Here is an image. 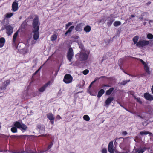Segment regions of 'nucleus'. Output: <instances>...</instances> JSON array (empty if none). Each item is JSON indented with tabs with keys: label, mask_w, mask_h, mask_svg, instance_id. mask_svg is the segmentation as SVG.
I'll return each mask as SVG.
<instances>
[{
	"label": "nucleus",
	"mask_w": 153,
	"mask_h": 153,
	"mask_svg": "<svg viewBox=\"0 0 153 153\" xmlns=\"http://www.w3.org/2000/svg\"><path fill=\"white\" fill-rule=\"evenodd\" d=\"M14 125L15 127H13L11 128V131L13 133L17 132V128L21 129L22 131L23 132L26 131L27 128V126L26 125L22 123L21 124L18 121L15 122Z\"/></svg>",
	"instance_id": "1"
},
{
	"label": "nucleus",
	"mask_w": 153,
	"mask_h": 153,
	"mask_svg": "<svg viewBox=\"0 0 153 153\" xmlns=\"http://www.w3.org/2000/svg\"><path fill=\"white\" fill-rule=\"evenodd\" d=\"M75 57L79 61L83 62L87 60L88 56L85 53L80 52L76 55Z\"/></svg>",
	"instance_id": "2"
},
{
	"label": "nucleus",
	"mask_w": 153,
	"mask_h": 153,
	"mask_svg": "<svg viewBox=\"0 0 153 153\" xmlns=\"http://www.w3.org/2000/svg\"><path fill=\"white\" fill-rule=\"evenodd\" d=\"M40 25L38 17H36L34 18L32 22V25L33 28V30H39Z\"/></svg>",
	"instance_id": "3"
},
{
	"label": "nucleus",
	"mask_w": 153,
	"mask_h": 153,
	"mask_svg": "<svg viewBox=\"0 0 153 153\" xmlns=\"http://www.w3.org/2000/svg\"><path fill=\"white\" fill-rule=\"evenodd\" d=\"M73 80V77L69 74H66L64 77L63 81L66 84H69L72 82Z\"/></svg>",
	"instance_id": "4"
},
{
	"label": "nucleus",
	"mask_w": 153,
	"mask_h": 153,
	"mask_svg": "<svg viewBox=\"0 0 153 153\" xmlns=\"http://www.w3.org/2000/svg\"><path fill=\"white\" fill-rule=\"evenodd\" d=\"M74 54L73 49L71 48L68 49L67 53V57L68 60L70 62H71L72 59L74 57Z\"/></svg>",
	"instance_id": "5"
},
{
	"label": "nucleus",
	"mask_w": 153,
	"mask_h": 153,
	"mask_svg": "<svg viewBox=\"0 0 153 153\" xmlns=\"http://www.w3.org/2000/svg\"><path fill=\"white\" fill-rule=\"evenodd\" d=\"M5 29L6 30V33L8 36H10L13 33V28L10 25H5Z\"/></svg>",
	"instance_id": "6"
},
{
	"label": "nucleus",
	"mask_w": 153,
	"mask_h": 153,
	"mask_svg": "<svg viewBox=\"0 0 153 153\" xmlns=\"http://www.w3.org/2000/svg\"><path fill=\"white\" fill-rule=\"evenodd\" d=\"M149 41L146 40H140L136 44V46L139 47H143L148 45L149 44Z\"/></svg>",
	"instance_id": "7"
},
{
	"label": "nucleus",
	"mask_w": 153,
	"mask_h": 153,
	"mask_svg": "<svg viewBox=\"0 0 153 153\" xmlns=\"http://www.w3.org/2000/svg\"><path fill=\"white\" fill-rule=\"evenodd\" d=\"M47 118L50 120V122L52 125L54 124L55 117L52 113H50L46 114Z\"/></svg>",
	"instance_id": "8"
},
{
	"label": "nucleus",
	"mask_w": 153,
	"mask_h": 153,
	"mask_svg": "<svg viewBox=\"0 0 153 153\" xmlns=\"http://www.w3.org/2000/svg\"><path fill=\"white\" fill-rule=\"evenodd\" d=\"M51 83V81H48L46 83L39 89V91L40 92H43L45 90L47 87Z\"/></svg>",
	"instance_id": "9"
},
{
	"label": "nucleus",
	"mask_w": 153,
	"mask_h": 153,
	"mask_svg": "<svg viewBox=\"0 0 153 153\" xmlns=\"http://www.w3.org/2000/svg\"><path fill=\"white\" fill-rule=\"evenodd\" d=\"M37 128L39 130L40 134L43 133L45 131V126L43 125H38L37 126Z\"/></svg>",
	"instance_id": "10"
},
{
	"label": "nucleus",
	"mask_w": 153,
	"mask_h": 153,
	"mask_svg": "<svg viewBox=\"0 0 153 153\" xmlns=\"http://www.w3.org/2000/svg\"><path fill=\"white\" fill-rule=\"evenodd\" d=\"M113 141L110 142L108 144V150L110 153H114V151L113 148Z\"/></svg>",
	"instance_id": "11"
},
{
	"label": "nucleus",
	"mask_w": 153,
	"mask_h": 153,
	"mask_svg": "<svg viewBox=\"0 0 153 153\" xmlns=\"http://www.w3.org/2000/svg\"><path fill=\"white\" fill-rule=\"evenodd\" d=\"M144 97L147 100L151 101L153 100V96L148 93H145L144 94Z\"/></svg>",
	"instance_id": "12"
},
{
	"label": "nucleus",
	"mask_w": 153,
	"mask_h": 153,
	"mask_svg": "<svg viewBox=\"0 0 153 153\" xmlns=\"http://www.w3.org/2000/svg\"><path fill=\"white\" fill-rule=\"evenodd\" d=\"M83 23H80L77 24L75 28V30L76 31L81 32L82 30V26H83Z\"/></svg>",
	"instance_id": "13"
},
{
	"label": "nucleus",
	"mask_w": 153,
	"mask_h": 153,
	"mask_svg": "<svg viewBox=\"0 0 153 153\" xmlns=\"http://www.w3.org/2000/svg\"><path fill=\"white\" fill-rule=\"evenodd\" d=\"M18 9V4L17 2H14L12 4V10L14 12L17 11Z\"/></svg>",
	"instance_id": "14"
},
{
	"label": "nucleus",
	"mask_w": 153,
	"mask_h": 153,
	"mask_svg": "<svg viewBox=\"0 0 153 153\" xmlns=\"http://www.w3.org/2000/svg\"><path fill=\"white\" fill-rule=\"evenodd\" d=\"M33 32L34 33L33 35V38L35 40H37L39 37V30H33Z\"/></svg>",
	"instance_id": "15"
},
{
	"label": "nucleus",
	"mask_w": 153,
	"mask_h": 153,
	"mask_svg": "<svg viewBox=\"0 0 153 153\" xmlns=\"http://www.w3.org/2000/svg\"><path fill=\"white\" fill-rule=\"evenodd\" d=\"M122 106L123 108H125V109L127 111L131 113H133L134 112V109L133 108V106H129V107H128V108H125V106Z\"/></svg>",
	"instance_id": "16"
},
{
	"label": "nucleus",
	"mask_w": 153,
	"mask_h": 153,
	"mask_svg": "<svg viewBox=\"0 0 153 153\" xmlns=\"http://www.w3.org/2000/svg\"><path fill=\"white\" fill-rule=\"evenodd\" d=\"M74 28V26H71L68 29V30L65 32V36H67L69 33V35H71V32L72 30Z\"/></svg>",
	"instance_id": "17"
},
{
	"label": "nucleus",
	"mask_w": 153,
	"mask_h": 153,
	"mask_svg": "<svg viewBox=\"0 0 153 153\" xmlns=\"http://www.w3.org/2000/svg\"><path fill=\"white\" fill-rule=\"evenodd\" d=\"M5 40L4 38L1 37L0 38V48L2 47L5 43Z\"/></svg>",
	"instance_id": "18"
},
{
	"label": "nucleus",
	"mask_w": 153,
	"mask_h": 153,
	"mask_svg": "<svg viewBox=\"0 0 153 153\" xmlns=\"http://www.w3.org/2000/svg\"><path fill=\"white\" fill-rule=\"evenodd\" d=\"M113 97H110L108 98L105 101V104L106 105L109 104L113 100Z\"/></svg>",
	"instance_id": "19"
},
{
	"label": "nucleus",
	"mask_w": 153,
	"mask_h": 153,
	"mask_svg": "<svg viewBox=\"0 0 153 153\" xmlns=\"http://www.w3.org/2000/svg\"><path fill=\"white\" fill-rule=\"evenodd\" d=\"M105 91L104 89H101L98 92L97 94V97L99 98L101 96L104 94V93Z\"/></svg>",
	"instance_id": "20"
},
{
	"label": "nucleus",
	"mask_w": 153,
	"mask_h": 153,
	"mask_svg": "<svg viewBox=\"0 0 153 153\" xmlns=\"http://www.w3.org/2000/svg\"><path fill=\"white\" fill-rule=\"evenodd\" d=\"M114 21V20L113 18H110V19H108L107 22V25L108 26V27H110L112 25Z\"/></svg>",
	"instance_id": "21"
},
{
	"label": "nucleus",
	"mask_w": 153,
	"mask_h": 153,
	"mask_svg": "<svg viewBox=\"0 0 153 153\" xmlns=\"http://www.w3.org/2000/svg\"><path fill=\"white\" fill-rule=\"evenodd\" d=\"M91 30V27L89 25L86 26L84 28V30L86 32H89Z\"/></svg>",
	"instance_id": "22"
},
{
	"label": "nucleus",
	"mask_w": 153,
	"mask_h": 153,
	"mask_svg": "<svg viewBox=\"0 0 153 153\" xmlns=\"http://www.w3.org/2000/svg\"><path fill=\"white\" fill-rule=\"evenodd\" d=\"M144 69L148 74H150V72L149 71V67L148 66V65H146L144 66Z\"/></svg>",
	"instance_id": "23"
},
{
	"label": "nucleus",
	"mask_w": 153,
	"mask_h": 153,
	"mask_svg": "<svg viewBox=\"0 0 153 153\" xmlns=\"http://www.w3.org/2000/svg\"><path fill=\"white\" fill-rule=\"evenodd\" d=\"M114 88L113 87L110 88L109 89L107 90L106 92V95H110L114 91Z\"/></svg>",
	"instance_id": "24"
},
{
	"label": "nucleus",
	"mask_w": 153,
	"mask_h": 153,
	"mask_svg": "<svg viewBox=\"0 0 153 153\" xmlns=\"http://www.w3.org/2000/svg\"><path fill=\"white\" fill-rule=\"evenodd\" d=\"M139 39V37L138 36H134L132 39V40L134 44H137L138 42V41Z\"/></svg>",
	"instance_id": "25"
},
{
	"label": "nucleus",
	"mask_w": 153,
	"mask_h": 153,
	"mask_svg": "<svg viewBox=\"0 0 153 153\" xmlns=\"http://www.w3.org/2000/svg\"><path fill=\"white\" fill-rule=\"evenodd\" d=\"M18 35V31H16L14 34L13 36V43H15L16 42V40L17 37Z\"/></svg>",
	"instance_id": "26"
},
{
	"label": "nucleus",
	"mask_w": 153,
	"mask_h": 153,
	"mask_svg": "<svg viewBox=\"0 0 153 153\" xmlns=\"http://www.w3.org/2000/svg\"><path fill=\"white\" fill-rule=\"evenodd\" d=\"M144 152V150L142 149H134V153H143Z\"/></svg>",
	"instance_id": "27"
},
{
	"label": "nucleus",
	"mask_w": 153,
	"mask_h": 153,
	"mask_svg": "<svg viewBox=\"0 0 153 153\" xmlns=\"http://www.w3.org/2000/svg\"><path fill=\"white\" fill-rule=\"evenodd\" d=\"M57 37V35L56 34H53L51 37V40L52 41H55L56 40Z\"/></svg>",
	"instance_id": "28"
},
{
	"label": "nucleus",
	"mask_w": 153,
	"mask_h": 153,
	"mask_svg": "<svg viewBox=\"0 0 153 153\" xmlns=\"http://www.w3.org/2000/svg\"><path fill=\"white\" fill-rule=\"evenodd\" d=\"M134 97L137 102H138L140 104H142V102L140 98L137 97L136 96H134Z\"/></svg>",
	"instance_id": "29"
},
{
	"label": "nucleus",
	"mask_w": 153,
	"mask_h": 153,
	"mask_svg": "<svg viewBox=\"0 0 153 153\" xmlns=\"http://www.w3.org/2000/svg\"><path fill=\"white\" fill-rule=\"evenodd\" d=\"M121 24V22L120 21H116L114 23V25L115 27H117L120 25Z\"/></svg>",
	"instance_id": "30"
},
{
	"label": "nucleus",
	"mask_w": 153,
	"mask_h": 153,
	"mask_svg": "<svg viewBox=\"0 0 153 153\" xmlns=\"http://www.w3.org/2000/svg\"><path fill=\"white\" fill-rule=\"evenodd\" d=\"M79 47L81 49L82 51H84L85 50V48L83 45L81 43L79 44Z\"/></svg>",
	"instance_id": "31"
},
{
	"label": "nucleus",
	"mask_w": 153,
	"mask_h": 153,
	"mask_svg": "<svg viewBox=\"0 0 153 153\" xmlns=\"http://www.w3.org/2000/svg\"><path fill=\"white\" fill-rule=\"evenodd\" d=\"M83 119L86 121H88L90 120V117L89 116L87 115H85L83 116Z\"/></svg>",
	"instance_id": "32"
},
{
	"label": "nucleus",
	"mask_w": 153,
	"mask_h": 153,
	"mask_svg": "<svg viewBox=\"0 0 153 153\" xmlns=\"http://www.w3.org/2000/svg\"><path fill=\"white\" fill-rule=\"evenodd\" d=\"M13 13H7L6 14L5 17L7 18H10L13 15Z\"/></svg>",
	"instance_id": "33"
},
{
	"label": "nucleus",
	"mask_w": 153,
	"mask_h": 153,
	"mask_svg": "<svg viewBox=\"0 0 153 153\" xmlns=\"http://www.w3.org/2000/svg\"><path fill=\"white\" fill-rule=\"evenodd\" d=\"M73 22H69L68 23L65 25V29H68L69 26L73 24Z\"/></svg>",
	"instance_id": "34"
},
{
	"label": "nucleus",
	"mask_w": 153,
	"mask_h": 153,
	"mask_svg": "<svg viewBox=\"0 0 153 153\" xmlns=\"http://www.w3.org/2000/svg\"><path fill=\"white\" fill-rule=\"evenodd\" d=\"M147 38L149 39H153V35L151 33H148L147 35Z\"/></svg>",
	"instance_id": "35"
},
{
	"label": "nucleus",
	"mask_w": 153,
	"mask_h": 153,
	"mask_svg": "<svg viewBox=\"0 0 153 153\" xmlns=\"http://www.w3.org/2000/svg\"><path fill=\"white\" fill-rule=\"evenodd\" d=\"M150 133L148 131H141L140 132L141 135H147L150 134Z\"/></svg>",
	"instance_id": "36"
},
{
	"label": "nucleus",
	"mask_w": 153,
	"mask_h": 153,
	"mask_svg": "<svg viewBox=\"0 0 153 153\" xmlns=\"http://www.w3.org/2000/svg\"><path fill=\"white\" fill-rule=\"evenodd\" d=\"M25 151L27 153H36V152L30 149H27L25 150Z\"/></svg>",
	"instance_id": "37"
},
{
	"label": "nucleus",
	"mask_w": 153,
	"mask_h": 153,
	"mask_svg": "<svg viewBox=\"0 0 153 153\" xmlns=\"http://www.w3.org/2000/svg\"><path fill=\"white\" fill-rule=\"evenodd\" d=\"M130 81V80H124L122 82H121L120 83L121 85H125L127 82H129Z\"/></svg>",
	"instance_id": "38"
},
{
	"label": "nucleus",
	"mask_w": 153,
	"mask_h": 153,
	"mask_svg": "<svg viewBox=\"0 0 153 153\" xmlns=\"http://www.w3.org/2000/svg\"><path fill=\"white\" fill-rule=\"evenodd\" d=\"M6 87L7 86H6V85H5L4 83H3L2 86L0 87V89L1 90L5 89Z\"/></svg>",
	"instance_id": "39"
},
{
	"label": "nucleus",
	"mask_w": 153,
	"mask_h": 153,
	"mask_svg": "<svg viewBox=\"0 0 153 153\" xmlns=\"http://www.w3.org/2000/svg\"><path fill=\"white\" fill-rule=\"evenodd\" d=\"M53 144V142H51L49 145H48L46 150L48 151L51 148Z\"/></svg>",
	"instance_id": "40"
},
{
	"label": "nucleus",
	"mask_w": 153,
	"mask_h": 153,
	"mask_svg": "<svg viewBox=\"0 0 153 153\" xmlns=\"http://www.w3.org/2000/svg\"><path fill=\"white\" fill-rule=\"evenodd\" d=\"M89 71L88 70L85 69L83 71L82 73L84 75H86L89 73Z\"/></svg>",
	"instance_id": "41"
},
{
	"label": "nucleus",
	"mask_w": 153,
	"mask_h": 153,
	"mask_svg": "<svg viewBox=\"0 0 153 153\" xmlns=\"http://www.w3.org/2000/svg\"><path fill=\"white\" fill-rule=\"evenodd\" d=\"M138 60L139 61H140L141 63L143 64V65H144V66H145V65H147V64L146 63V62H144L143 60L142 59H139Z\"/></svg>",
	"instance_id": "42"
},
{
	"label": "nucleus",
	"mask_w": 153,
	"mask_h": 153,
	"mask_svg": "<svg viewBox=\"0 0 153 153\" xmlns=\"http://www.w3.org/2000/svg\"><path fill=\"white\" fill-rule=\"evenodd\" d=\"M138 60L139 61H140L141 63L143 64V65H144V66H145V65H147V64L146 63V62H144L143 60L142 59H139Z\"/></svg>",
	"instance_id": "43"
},
{
	"label": "nucleus",
	"mask_w": 153,
	"mask_h": 153,
	"mask_svg": "<svg viewBox=\"0 0 153 153\" xmlns=\"http://www.w3.org/2000/svg\"><path fill=\"white\" fill-rule=\"evenodd\" d=\"M102 153H107V151L106 148H103L101 151Z\"/></svg>",
	"instance_id": "44"
},
{
	"label": "nucleus",
	"mask_w": 153,
	"mask_h": 153,
	"mask_svg": "<svg viewBox=\"0 0 153 153\" xmlns=\"http://www.w3.org/2000/svg\"><path fill=\"white\" fill-rule=\"evenodd\" d=\"M10 82V80H6L4 84L6 85V86H7L8 85Z\"/></svg>",
	"instance_id": "45"
},
{
	"label": "nucleus",
	"mask_w": 153,
	"mask_h": 153,
	"mask_svg": "<svg viewBox=\"0 0 153 153\" xmlns=\"http://www.w3.org/2000/svg\"><path fill=\"white\" fill-rule=\"evenodd\" d=\"M28 135H20V136H16V135H13L12 137L15 138V137H18L19 136V137H22H22H28Z\"/></svg>",
	"instance_id": "46"
},
{
	"label": "nucleus",
	"mask_w": 153,
	"mask_h": 153,
	"mask_svg": "<svg viewBox=\"0 0 153 153\" xmlns=\"http://www.w3.org/2000/svg\"><path fill=\"white\" fill-rule=\"evenodd\" d=\"M122 135L123 136H125L128 133L126 131H122L121 132Z\"/></svg>",
	"instance_id": "47"
},
{
	"label": "nucleus",
	"mask_w": 153,
	"mask_h": 153,
	"mask_svg": "<svg viewBox=\"0 0 153 153\" xmlns=\"http://www.w3.org/2000/svg\"><path fill=\"white\" fill-rule=\"evenodd\" d=\"M11 152L12 153H24V152L22 151L21 152L20 151H14L12 152Z\"/></svg>",
	"instance_id": "48"
},
{
	"label": "nucleus",
	"mask_w": 153,
	"mask_h": 153,
	"mask_svg": "<svg viewBox=\"0 0 153 153\" xmlns=\"http://www.w3.org/2000/svg\"><path fill=\"white\" fill-rule=\"evenodd\" d=\"M49 136L48 134H41L40 135H39V137H47L48 136Z\"/></svg>",
	"instance_id": "49"
},
{
	"label": "nucleus",
	"mask_w": 153,
	"mask_h": 153,
	"mask_svg": "<svg viewBox=\"0 0 153 153\" xmlns=\"http://www.w3.org/2000/svg\"><path fill=\"white\" fill-rule=\"evenodd\" d=\"M105 87H110V86H109L108 85L103 84L102 86L101 87V88H102Z\"/></svg>",
	"instance_id": "50"
},
{
	"label": "nucleus",
	"mask_w": 153,
	"mask_h": 153,
	"mask_svg": "<svg viewBox=\"0 0 153 153\" xmlns=\"http://www.w3.org/2000/svg\"><path fill=\"white\" fill-rule=\"evenodd\" d=\"M125 73L127 75H129L130 76H132V77H135L136 76V75H132V74H128L127 73H126V72H125Z\"/></svg>",
	"instance_id": "51"
},
{
	"label": "nucleus",
	"mask_w": 153,
	"mask_h": 153,
	"mask_svg": "<svg viewBox=\"0 0 153 153\" xmlns=\"http://www.w3.org/2000/svg\"><path fill=\"white\" fill-rule=\"evenodd\" d=\"M106 78L107 79H109V78L108 77H107L106 76H101V77H100V79L101 78Z\"/></svg>",
	"instance_id": "52"
},
{
	"label": "nucleus",
	"mask_w": 153,
	"mask_h": 153,
	"mask_svg": "<svg viewBox=\"0 0 153 153\" xmlns=\"http://www.w3.org/2000/svg\"><path fill=\"white\" fill-rule=\"evenodd\" d=\"M56 118L58 119H61V117L59 115H58L56 117Z\"/></svg>",
	"instance_id": "53"
},
{
	"label": "nucleus",
	"mask_w": 153,
	"mask_h": 153,
	"mask_svg": "<svg viewBox=\"0 0 153 153\" xmlns=\"http://www.w3.org/2000/svg\"><path fill=\"white\" fill-rule=\"evenodd\" d=\"M79 36H76L74 37V38L75 39H79Z\"/></svg>",
	"instance_id": "54"
},
{
	"label": "nucleus",
	"mask_w": 153,
	"mask_h": 153,
	"mask_svg": "<svg viewBox=\"0 0 153 153\" xmlns=\"http://www.w3.org/2000/svg\"><path fill=\"white\" fill-rule=\"evenodd\" d=\"M100 79V78L96 77V78H95L94 80H96V82L97 80L99 79Z\"/></svg>",
	"instance_id": "55"
},
{
	"label": "nucleus",
	"mask_w": 153,
	"mask_h": 153,
	"mask_svg": "<svg viewBox=\"0 0 153 153\" xmlns=\"http://www.w3.org/2000/svg\"><path fill=\"white\" fill-rule=\"evenodd\" d=\"M146 149H147V148L146 147H144L143 149H140L143 150L144 151L145 150H146Z\"/></svg>",
	"instance_id": "56"
},
{
	"label": "nucleus",
	"mask_w": 153,
	"mask_h": 153,
	"mask_svg": "<svg viewBox=\"0 0 153 153\" xmlns=\"http://www.w3.org/2000/svg\"><path fill=\"white\" fill-rule=\"evenodd\" d=\"M46 151H47V150H45V151H40V153H43L46 152Z\"/></svg>",
	"instance_id": "57"
},
{
	"label": "nucleus",
	"mask_w": 153,
	"mask_h": 153,
	"mask_svg": "<svg viewBox=\"0 0 153 153\" xmlns=\"http://www.w3.org/2000/svg\"><path fill=\"white\" fill-rule=\"evenodd\" d=\"M42 67V66H40L39 68L36 71H37L38 72V71L41 69Z\"/></svg>",
	"instance_id": "58"
},
{
	"label": "nucleus",
	"mask_w": 153,
	"mask_h": 153,
	"mask_svg": "<svg viewBox=\"0 0 153 153\" xmlns=\"http://www.w3.org/2000/svg\"><path fill=\"white\" fill-rule=\"evenodd\" d=\"M42 67V66H40L39 68L36 71H37L38 72V71L41 69Z\"/></svg>",
	"instance_id": "59"
},
{
	"label": "nucleus",
	"mask_w": 153,
	"mask_h": 153,
	"mask_svg": "<svg viewBox=\"0 0 153 153\" xmlns=\"http://www.w3.org/2000/svg\"><path fill=\"white\" fill-rule=\"evenodd\" d=\"M42 67V66H40L39 68L36 71H37L38 72V71L41 69Z\"/></svg>",
	"instance_id": "60"
},
{
	"label": "nucleus",
	"mask_w": 153,
	"mask_h": 153,
	"mask_svg": "<svg viewBox=\"0 0 153 153\" xmlns=\"http://www.w3.org/2000/svg\"><path fill=\"white\" fill-rule=\"evenodd\" d=\"M151 91L152 93L153 94V85L152 86V88H151Z\"/></svg>",
	"instance_id": "61"
},
{
	"label": "nucleus",
	"mask_w": 153,
	"mask_h": 153,
	"mask_svg": "<svg viewBox=\"0 0 153 153\" xmlns=\"http://www.w3.org/2000/svg\"><path fill=\"white\" fill-rule=\"evenodd\" d=\"M104 19H102L101 20H100V22H99L100 23H101V22H102L103 21H104Z\"/></svg>",
	"instance_id": "62"
},
{
	"label": "nucleus",
	"mask_w": 153,
	"mask_h": 153,
	"mask_svg": "<svg viewBox=\"0 0 153 153\" xmlns=\"http://www.w3.org/2000/svg\"><path fill=\"white\" fill-rule=\"evenodd\" d=\"M95 82H96V80H94V81H93L91 82V84H94V83Z\"/></svg>",
	"instance_id": "63"
},
{
	"label": "nucleus",
	"mask_w": 153,
	"mask_h": 153,
	"mask_svg": "<svg viewBox=\"0 0 153 153\" xmlns=\"http://www.w3.org/2000/svg\"><path fill=\"white\" fill-rule=\"evenodd\" d=\"M38 72L37 71H36L33 74V75H35V74H36Z\"/></svg>",
	"instance_id": "64"
}]
</instances>
